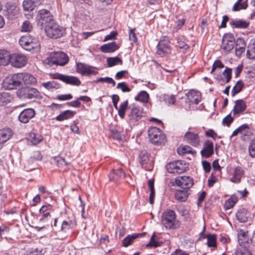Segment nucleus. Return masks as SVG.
<instances>
[{
	"instance_id": "1",
	"label": "nucleus",
	"mask_w": 255,
	"mask_h": 255,
	"mask_svg": "<svg viewBox=\"0 0 255 255\" xmlns=\"http://www.w3.org/2000/svg\"><path fill=\"white\" fill-rule=\"evenodd\" d=\"M19 43L23 49L27 51L33 50L38 51L40 49L39 40L28 34L21 36Z\"/></svg>"
},
{
	"instance_id": "2",
	"label": "nucleus",
	"mask_w": 255,
	"mask_h": 255,
	"mask_svg": "<svg viewBox=\"0 0 255 255\" xmlns=\"http://www.w3.org/2000/svg\"><path fill=\"white\" fill-rule=\"evenodd\" d=\"M19 73L11 74L4 78L2 82V87L7 90H12L21 86Z\"/></svg>"
},
{
	"instance_id": "3",
	"label": "nucleus",
	"mask_w": 255,
	"mask_h": 255,
	"mask_svg": "<svg viewBox=\"0 0 255 255\" xmlns=\"http://www.w3.org/2000/svg\"><path fill=\"white\" fill-rule=\"evenodd\" d=\"M49 63L56 65L64 66L69 61V57L67 55L63 52L56 51L51 53L47 58Z\"/></svg>"
},
{
	"instance_id": "4",
	"label": "nucleus",
	"mask_w": 255,
	"mask_h": 255,
	"mask_svg": "<svg viewBox=\"0 0 255 255\" xmlns=\"http://www.w3.org/2000/svg\"><path fill=\"white\" fill-rule=\"evenodd\" d=\"M150 141L154 144L160 145L165 142V136L162 131L156 127H151L148 130Z\"/></svg>"
},
{
	"instance_id": "5",
	"label": "nucleus",
	"mask_w": 255,
	"mask_h": 255,
	"mask_svg": "<svg viewBox=\"0 0 255 255\" xmlns=\"http://www.w3.org/2000/svg\"><path fill=\"white\" fill-rule=\"evenodd\" d=\"M45 31L47 36L56 39L62 36L64 29L53 21L46 25Z\"/></svg>"
},
{
	"instance_id": "6",
	"label": "nucleus",
	"mask_w": 255,
	"mask_h": 255,
	"mask_svg": "<svg viewBox=\"0 0 255 255\" xmlns=\"http://www.w3.org/2000/svg\"><path fill=\"white\" fill-rule=\"evenodd\" d=\"M176 214L173 210H167L164 211L161 216V222L167 229L175 228Z\"/></svg>"
},
{
	"instance_id": "7",
	"label": "nucleus",
	"mask_w": 255,
	"mask_h": 255,
	"mask_svg": "<svg viewBox=\"0 0 255 255\" xmlns=\"http://www.w3.org/2000/svg\"><path fill=\"white\" fill-rule=\"evenodd\" d=\"M17 96L21 99H32L39 95V91L35 88L29 87H22L16 92Z\"/></svg>"
},
{
	"instance_id": "8",
	"label": "nucleus",
	"mask_w": 255,
	"mask_h": 255,
	"mask_svg": "<svg viewBox=\"0 0 255 255\" xmlns=\"http://www.w3.org/2000/svg\"><path fill=\"white\" fill-rule=\"evenodd\" d=\"M166 169L170 173H182L186 170L187 166L183 160H176L166 165Z\"/></svg>"
},
{
	"instance_id": "9",
	"label": "nucleus",
	"mask_w": 255,
	"mask_h": 255,
	"mask_svg": "<svg viewBox=\"0 0 255 255\" xmlns=\"http://www.w3.org/2000/svg\"><path fill=\"white\" fill-rule=\"evenodd\" d=\"M143 116V110L139 106L133 105L131 108L130 113L128 114V122L130 125L137 124Z\"/></svg>"
},
{
	"instance_id": "10",
	"label": "nucleus",
	"mask_w": 255,
	"mask_h": 255,
	"mask_svg": "<svg viewBox=\"0 0 255 255\" xmlns=\"http://www.w3.org/2000/svg\"><path fill=\"white\" fill-rule=\"evenodd\" d=\"M235 43V39L233 34L226 33L222 38L221 49L225 52H229L234 48Z\"/></svg>"
},
{
	"instance_id": "11",
	"label": "nucleus",
	"mask_w": 255,
	"mask_h": 255,
	"mask_svg": "<svg viewBox=\"0 0 255 255\" xmlns=\"http://www.w3.org/2000/svg\"><path fill=\"white\" fill-rule=\"evenodd\" d=\"M76 71L82 75H95L98 73L95 67L81 62L76 63Z\"/></svg>"
},
{
	"instance_id": "12",
	"label": "nucleus",
	"mask_w": 255,
	"mask_h": 255,
	"mask_svg": "<svg viewBox=\"0 0 255 255\" xmlns=\"http://www.w3.org/2000/svg\"><path fill=\"white\" fill-rule=\"evenodd\" d=\"M175 183L177 186L186 190L193 186V180L190 176H178L175 179Z\"/></svg>"
},
{
	"instance_id": "13",
	"label": "nucleus",
	"mask_w": 255,
	"mask_h": 255,
	"mask_svg": "<svg viewBox=\"0 0 255 255\" xmlns=\"http://www.w3.org/2000/svg\"><path fill=\"white\" fill-rule=\"evenodd\" d=\"M9 63L11 65L16 68H20L24 66L27 63L26 57L19 54H12L10 55V61Z\"/></svg>"
},
{
	"instance_id": "14",
	"label": "nucleus",
	"mask_w": 255,
	"mask_h": 255,
	"mask_svg": "<svg viewBox=\"0 0 255 255\" xmlns=\"http://www.w3.org/2000/svg\"><path fill=\"white\" fill-rule=\"evenodd\" d=\"M38 22L41 25L51 23L52 21V15L48 10L42 9L39 11L37 16Z\"/></svg>"
},
{
	"instance_id": "15",
	"label": "nucleus",
	"mask_w": 255,
	"mask_h": 255,
	"mask_svg": "<svg viewBox=\"0 0 255 255\" xmlns=\"http://www.w3.org/2000/svg\"><path fill=\"white\" fill-rule=\"evenodd\" d=\"M54 78L55 79L60 80L68 84L75 86H79L81 84V81L75 76H68L57 73L55 74Z\"/></svg>"
},
{
	"instance_id": "16",
	"label": "nucleus",
	"mask_w": 255,
	"mask_h": 255,
	"mask_svg": "<svg viewBox=\"0 0 255 255\" xmlns=\"http://www.w3.org/2000/svg\"><path fill=\"white\" fill-rule=\"evenodd\" d=\"M35 112L34 109L28 108L23 110L18 116L19 121L24 124L29 122V121L34 117Z\"/></svg>"
},
{
	"instance_id": "17",
	"label": "nucleus",
	"mask_w": 255,
	"mask_h": 255,
	"mask_svg": "<svg viewBox=\"0 0 255 255\" xmlns=\"http://www.w3.org/2000/svg\"><path fill=\"white\" fill-rule=\"evenodd\" d=\"M125 176L126 174L121 168L117 170L113 169L109 174V180L116 184H118Z\"/></svg>"
},
{
	"instance_id": "18",
	"label": "nucleus",
	"mask_w": 255,
	"mask_h": 255,
	"mask_svg": "<svg viewBox=\"0 0 255 255\" xmlns=\"http://www.w3.org/2000/svg\"><path fill=\"white\" fill-rule=\"evenodd\" d=\"M186 96L187 97L186 102L188 103L189 106L192 104L197 105L201 101V94L198 91L191 90L186 94Z\"/></svg>"
},
{
	"instance_id": "19",
	"label": "nucleus",
	"mask_w": 255,
	"mask_h": 255,
	"mask_svg": "<svg viewBox=\"0 0 255 255\" xmlns=\"http://www.w3.org/2000/svg\"><path fill=\"white\" fill-rule=\"evenodd\" d=\"M138 161L142 167L146 170L149 169L148 165L152 166V162L149 160V154L145 150H141L138 155Z\"/></svg>"
},
{
	"instance_id": "20",
	"label": "nucleus",
	"mask_w": 255,
	"mask_h": 255,
	"mask_svg": "<svg viewBox=\"0 0 255 255\" xmlns=\"http://www.w3.org/2000/svg\"><path fill=\"white\" fill-rule=\"evenodd\" d=\"M184 139L190 145L195 147L199 145L200 142L198 134L191 131H187L185 134Z\"/></svg>"
},
{
	"instance_id": "21",
	"label": "nucleus",
	"mask_w": 255,
	"mask_h": 255,
	"mask_svg": "<svg viewBox=\"0 0 255 255\" xmlns=\"http://www.w3.org/2000/svg\"><path fill=\"white\" fill-rule=\"evenodd\" d=\"M6 13L8 18L13 19L19 14V8L15 3H7L6 4Z\"/></svg>"
},
{
	"instance_id": "22",
	"label": "nucleus",
	"mask_w": 255,
	"mask_h": 255,
	"mask_svg": "<svg viewBox=\"0 0 255 255\" xmlns=\"http://www.w3.org/2000/svg\"><path fill=\"white\" fill-rule=\"evenodd\" d=\"M76 226V221L74 217H68L64 220L61 224V231L66 232L67 231L72 229Z\"/></svg>"
},
{
	"instance_id": "23",
	"label": "nucleus",
	"mask_w": 255,
	"mask_h": 255,
	"mask_svg": "<svg viewBox=\"0 0 255 255\" xmlns=\"http://www.w3.org/2000/svg\"><path fill=\"white\" fill-rule=\"evenodd\" d=\"M157 47V54L161 57L170 52V46L168 40H160Z\"/></svg>"
},
{
	"instance_id": "24",
	"label": "nucleus",
	"mask_w": 255,
	"mask_h": 255,
	"mask_svg": "<svg viewBox=\"0 0 255 255\" xmlns=\"http://www.w3.org/2000/svg\"><path fill=\"white\" fill-rule=\"evenodd\" d=\"M214 153L213 143L210 140H206L204 144V147L201 151L203 157L208 158Z\"/></svg>"
},
{
	"instance_id": "25",
	"label": "nucleus",
	"mask_w": 255,
	"mask_h": 255,
	"mask_svg": "<svg viewBox=\"0 0 255 255\" xmlns=\"http://www.w3.org/2000/svg\"><path fill=\"white\" fill-rule=\"evenodd\" d=\"M247 109V105L243 100H238L235 102V105L233 109V114L234 116L243 113Z\"/></svg>"
},
{
	"instance_id": "26",
	"label": "nucleus",
	"mask_w": 255,
	"mask_h": 255,
	"mask_svg": "<svg viewBox=\"0 0 255 255\" xmlns=\"http://www.w3.org/2000/svg\"><path fill=\"white\" fill-rule=\"evenodd\" d=\"M12 134L13 132L9 128L0 129V148L2 146L4 143L11 138Z\"/></svg>"
},
{
	"instance_id": "27",
	"label": "nucleus",
	"mask_w": 255,
	"mask_h": 255,
	"mask_svg": "<svg viewBox=\"0 0 255 255\" xmlns=\"http://www.w3.org/2000/svg\"><path fill=\"white\" fill-rule=\"evenodd\" d=\"M246 44L243 38H238L236 41L235 53L238 57H240L245 52Z\"/></svg>"
},
{
	"instance_id": "28",
	"label": "nucleus",
	"mask_w": 255,
	"mask_h": 255,
	"mask_svg": "<svg viewBox=\"0 0 255 255\" xmlns=\"http://www.w3.org/2000/svg\"><path fill=\"white\" fill-rule=\"evenodd\" d=\"M119 48L116 42H112L102 45L100 50L104 53H112L116 51Z\"/></svg>"
},
{
	"instance_id": "29",
	"label": "nucleus",
	"mask_w": 255,
	"mask_h": 255,
	"mask_svg": "<svg viewBox=\"0 0 255 255\" xmlns=\"http://www.w3.org/2000/svg\"><path fill=\"white\" fill-rule=\"evenodd\" d=\"M145 234V233H142L140 234H133L132 235H129L127 236L122 242V244L124 247H128L129 245H131L134 240L139 237L143 236Z\"/></svg>"
},
{
	"instance_id": "30",
	"label": "nucleus",
	"mask_w": 255,
	"mask_h": 255,
	"mask_svg": "<svg viewBox=\"0 0 255 255\" xmlns=\"http://www.w3.org/2000/svg\"><path fill=\"white\" fill-rule=\"evenodd\" d=\"M250 215V213L244 208L241 209L236 213L237 219L241 223L246 222Z\"/></svg>"
},
{
	"instance_id": "31",
	"label": "nucleus",
	"mask_w": 255,
	"mask_h": 255,
	"mask_svg": "<svg viewBox=\"0 0 255 255\" xmlns=\"http://www.w3.org/2000/svg\"><path fill=\"white\" fill-rule=\"evenodd\" d=\"M247 56L251 59H255V38L251 39L247 47Z\"/></svg>"
},
{
	"instance_id": "32",
	"label": "nucleus",
	"mask_w": 255,
	"mask_h": 255,
	"mask_svg": "<svg viewBox=\"0 0 255 255\" xmlns=\"http://www.w3.org/2000/svg\"><path fill=\"white\" fill-rule=\"evenodd\" d=\"M10 61V53L5 50H0V65L6 66Z\"/></svg>"
},
{
	"instance_id": "33",
	"label": "nucleus",
	"mask_w": 255,
	"mask_h": 255,
	"mask_svg": "<svg viewBox=\"0 0 255 255\" xmlns=\"http://www.w3.org/2000/svg\"><path fill=\"white\" fill-rule=\"evenodd\" d=\"M230 24L238 28H246L249 26L250 22L243 19H231Z\"/></svg>"
},
{
	"instance_id": "34",
	"label": "nucleus",
	"mask_w": 255,
	"mask_h": 255,
	"mask_svg": "<svg viewBox=\"0 0 255 255\" xmlns=\"http://www.w3.org/2000/svg\"><path fill=\"white\" fill-rule=\"evenodd\" d=\"M21 79V84L23 83L25 85L32 84L35 83V78L28 73H19Z\"/></svg>"
},
{
	"instance_id": "35",
	"label": "nucleus",
	"mask_w": 255,
	"mask_h": 255,
	"mask_svg": "<svg viewBox=\"0 0 255 255\" xmlns=\"http://www.w3.org/2000/svg\"><path fill=\"white\" fill-rule=\"evenodd\" d=\"M244 174V171L242 167L237 166L235 168L233 177L231 179L232 182L238 183L241 181V179Z\"/></svg>"
},
{
	"instance_id": "36",
	"label": "nucleus",
	"mask_w": 255,
	"mask_h": 255,
	"mask_svg": "<svg viewBox=\"0 0 255 255\" xmlns=\"http://www.w3.org/2000/svg\"><path fill=\"white\" fill-rule=\"evenodd\" d=\"M75 112L71 110H66L62 112L60 115L56 117V120L58 121H63L72 118Z\"/></svg>"
},
{
	"instance_id": "37",
	"label": "nucleus",
	"mask_w": 255,
	"mask_h": 255,
	"mask_svg": "<svg viewBox=\"0 0 255 255\" xmlns=\"http://www.w3.org/2000/svg\"><path fill=\"white\" fill-rule=\"evenodd\" d=\"M188 196V191L186 189L177 190L175 194V197L176 200L180 202L186 201Z\"/></svg>"
},
{
	"instance_id": "38",
	"label": "nucleus",
	"mask_w": 255,
	"mask_h": 255,
	"mask_svg": "<svg viewBox=\"0 0 255 255\" xmlns=\"http://www.w3.org/2000/svg\"><path fill=\"white\" fill-rule=\"evenodd\" d=\"M128 101L126 100L123 103H121L120 107H118V109H116L118 111V115L121 118L124 119L125 116L126 112L128 109Z\"/></svg>"
},
{
	"instance_id": "39",
	"label": "nucleus",
	"mask_w": 255,
	"mask_h": 255,
	"mask_svg": "<svg viewBox=\"0 0 255 255\" xmlns=\"http://www.w3.org/2000/svg\"><path fill=\"white\" fill-rule=\"evenodd\" d=\"M10 94L7 92L0 93V106L7 105L11 101Z\"/></svg>"
},
{
	"instance_id": "40",
	"label": "nucleus",
	"mask_w": 255,
	"mask_h": 255,
	"mask_svg": "<svg viewBox=\"0 0 255 255\" xmlns=\"http://www.w3.org/2000/svg\"><path fill=\"white\" fill-rule=\"evenodd\" d=\"M107 65L109 67H111L117 65H122V60L118 57H109L107 59Z\"/></svg>"
},
{
	"instance_id": "41",
	"label": "nucleus",
	"mask_w": 255,
	"mask_h": 255,
	"mask_svg": "<svg viewBox=\"0 0 255 255\" xmlns=\"http://www.w3.org/2000/svg\"><path fill=\"white\" fill-rule=\"evenodd\" d=\"M247 6L248 4L247 1H244V0H238L233 6V10L236 11L241 9H246Z\"/></svg>"
},
{
	"instance_id": "42",
	"label": "nucleus",
	"mask_w": 255,
	"mask_h": 255,
	"mask_svg": "<svg viewBox=\"0 0 255 255\" xmlns=\"http://www.w3.org/2000/svg\"><path fill=\"white\" fill-rule=\"evenodd\" d=\"M244 86V83L242 80H239L236 84V85L233 87L231 94L232 96L234 97L236 94L240 93Z\"/></svg>"
},
{
	"instance_id": "43",
	"label": "nucleus",
	"mask_w": 255,
	"mask_h": 255,
	"mask_svg": "<svg viewBox=\"0 0 255 255\" xmlns=\"http://www.w3.org/2000/svg\"><path fill=\"white\" fill-rule=\"evenodd\" d=\"M29 140L33 144L36 145L42 140V136L38 133L31 132L29 135Z\"/></svg>"
},
{
	"instance_id": "44",
	"label": "nucleus",
	"mask_w": 255,
	"mask_h": 255,
	"mask_svg": "<svg viewBox=\"0 0 255 255\" xmlns=\"http://www.w3.org/2000/svg\"><path fill=\"white\" fill-rule=\"evenodd\" d=\"M148 94L146 92L142 91L139 92L138 95L135 97V100L140 101L143 103H146L148 102Z\"/></svg>"
},
{
	"instance_id": "45",
	"label": "nucleus",
	"mask_w": 255,
	"mask_h": 255,
	"mask_svg": "<svg viewBox=\"0 0 255 255\" xmlns=\"http://www.w3.org/2000/svg\"><path fill=\"white\" fill-rule=\"evenodd\" d=\"M207 239V245L208 247H213L216 248L217 247L216 236L215 234L208 235L206 236Z\"/></svg>"
},
{
	"instance_id": "46",
	"label": "nucleus",
	"mask_w": 255,
	"mask_h": 255,
	"mask_svg": "<svg viewBox=\"0 0 255 255\" xmlns=\"http://www.w3.org/2000/svg\"><path fill=\"white\" fill-rule=\"evenodd\" d=\"M23 9L24 11H32L34 7L37 6L31 0H24L22 3Z\"/></svg>"
},
{
	"instance_id": "47",
	"label": "nucleus",
	"mask_w": 255,
	"mask_h": 255,
	"mask_svg": "<svg viewBox=\"0 0 255 255\" xmlns=\"http://www.w3.org/2000/svg\"><path fill=\"white\" fill-rule=\"evenodd\" d=\"M238 201V197L233 195L227 201H226L225 204V208L226 209H230L232 208L235 205V204Z\"/></svg>"
},
{
	"instance_id": "48",
	"label": "nucleus",
	"mask_w": 255,
	"mask_h": 255,
	"mask_svg": "<svg viewBox=\"0 0 255 255\" xmlns=\"http://www.w3.org/2000/svg\"><path fill=\"white\" fill-rule=\"evenodd\" d=\"M41 86L48 90H53L54 89L58 88V85L54 81L42 83Z\"/></svg>"
},
{
	"instance_id": "49",
	"label": "nucleus",
	"mask_w": 255,
	"mask_h": 255,
	"mask_svg": "<svg viewBox=\"0 0 255 255\" xmlns=\"http://www.w3.org/2000/svg\"><path fill=\"white\" fill-rule=\"evenodd\" d=\"M163 100L168 105H174L175 103V96L165 94L163 96Z\"/></svg>"
},
{
	"instance_id": "50",
	"label": "nucleus",
	"mask_w": 255,
	"mask_h": 255,
	"mask_svg": "<svg viewBox=\"0 0 255 255\" xmlns=\"http://www.w3.org/2000/svg\"><path fill=\"white\" fill-rule=\"evenodd\" d=\"M155 234L154 233L151 236L149 243L146 245V248L148 247H154L156 248L160 246V244L158 242L155 240Z\"/></svg>"
},
{
	"instance_id": "51",
	"label": "nucleus",
	"mask_w": 255,
	"mask_h": 255,
	"mask_svg": "<svg viewBox=\"0 0 255 255\" xmlns=\"http://www.w3.org/2000/svg\"><path fill=\"white\" fill-rule=\"evenodd\" d=\"M96 82H105L108 84H111L113 86H115L116 85V82L112 78L108 77L100 78L97 79Z\"/></svg>"
},
{
	"instance_id": "52",
	"label": "nucleus",
	"mask_w": 255,
	"mask_h": 255,
	"mask_svg": "<svg viewBox=\"0 0 255 255\" xmlns=\"http://www.w3.org/2000/svg\"><path fill=\"white\" fill-rule=\"evenodd\" d=\"M249 153L251 157L255 158V138L252 140L250 143Z\"/></svg>"
},
{
	"instance_id": "53",
	"label": "nucleus",
	"mask_w": 255,
	"mask_h": 255,
	"mask_svg": "<svg viewBox=\"0 0 255 255\" xmlns=\"http://www.w3.org/2000/svg\"><path fill=\"white\" fill-rule=\"evenodd\" d=\"M236 255H252L250 251L243 247H240L238 248L235 252Z\"/></svg>"
},
{
	"instance_id": "54",
	"label": "nucleus",
	"mask_w": 255,
	"mask_h": 255,
	"mask_svg": "<svg viewBox=\"0 0 255 255\" xmlns=\"http://www.w3.org/2000/svg\"><path fill=\"white\" fill-rule=\"evenodd\" d=\"M176 46L179 48L183 53H185L186 50L189 47L188 45L184 41L179 39L177 40Z\"/></svg>"
},
{
	"instance_id": "55",
	"label": "nucleus",
	"mask_w": 255,
	"mask_h": 255,
	"mask_svg": "<svg viewBox=\"0 0 255 255\" xmlns=\"http://www.w3.org/2000/svg\"><path fill=\"white\" fill-rule=\"evenodd\" d=\"M32 29V26L29 21L26 20L23 22L21 26V31L24 32H29Z\"/></svg>"
},
{
	"instance_id": "56",
	"label": "nucleus",
	"mask_w": 255,
	"mask_h": 255,
	"mask_svg": "<svg viewBox=\"0 0 255 255\" xmlns=\"http://www.w3.org/2000/svg\"><path fill=\"white\" fill-rule=\"evenodd\" d=\"M233 120L234 118L232 117L231 114H230L223 119L222 124L223 126L229 127L233 122Z\"/></svg>"
},
{
	"instance_id": "57",
	"label": "nucleus",
	"mask_w": 255,
	"mask_h": 255,
	"mask_svg": "<svg viewBox=\"0 0 255 255\" xmlns=\"http://www.w3.org/2000/svg\"><path fill=\"white\" fill-rule=\"evenodd\" d=\"M232 71L231 68L227 67L224 71L223 74L226 77V82L228 83L231 80L232 78Z\"/></svg>"
},
{
	"instance_id": "58",
	"label": "nucleus",
	"mask_w": 255,
	"mask_h": 255,
	"mask_svg": "<svg viewBox=\"0 0 255 255\" xmlns=\"http://www.w3.org/2000/svg\"><path fill=\"white\" fill-rule=\"evenodd\" d=\"M117 88L121 89L123 92H129L130 89L127 86L125 82H121L118 84Z\"/></svg>"
},
{
	"instance_id": "59",
	"label": "nucleus",
	"mask_w": 255,
	"mask_h": 255,
	"mask_svg": "<svg viewBox=\"0 0 255 255\" xmlns=\"http://www.w3.org/2000/svg\"><path fill=\"white\" fill-rule=\"evenodd\" d=\"M224 67V64L222 63V62L219 60H216L212 66V68L211 71V73H212L217 68H223Z\"/></svg>"
},
{
	"instance_id": "60",
	"label": "nucleus",
	"mask_w": 255,
	"mask_h": 255,
	"mask_svg": "<svg viewBox=\"0 0 255 255\" xmlns=\"http://www.w3.org/2000/svg\"><path fill=\"white\" fill-rule=\"evenodd\" d=\"M208 23L206 19H203L201 21L200 26L201 28V31L202 33L206 34L208 31Z\"/></svg>"
},
{
	"instance_id": "61",
	"label": "nucleus",
	"mask_w": 255,
	"mask_h": 255,
	"mask_svg": "<svg viewBox=\"0 0 255 255\" xmlns=\"http://www.w3.org/2000/svg\"><path fill=\"white\" fill-rule=\"evenodd\" d=\"M52 210L51 205L48 204L45 205H43L41 208L39 209V213L40 214H44L46 213H50V212Z\"/></svg>"
},
{
	"instance_id": "62",
	"label": "nucleus",
	"mask_w": 255,
	"mask_h": 255,
	"mask_svg": "<svg viewBox=\"0 0 255 255\" xmlns=\"http://www.w3.org/2000/svg\"><path fill=\"white\" fill-rule=\"evenodd\" d=\"M118 35V33L116 31H112L109 34L106 35L104 39V41H107L110 40L116 39L117 38V36Z\"/></svg>"
},
{
	"instance_id": "63",
	"label": "nucleus",
	"mask_w": 255,
	"mask_h": 255,
	"mask_svg": "<svg viewBox=\"0 0 255 255\" xmlns=\"http://www.w3.org/2000/svg\"><path fill=\"white\" fill-rule=\"evenodd\" d=\"M42 216L39 219L40 222H46L51 219V215L49 213L41 214Z\"/></svg>"
},
{
	"instance_id": "64",
	"label": "nucleus",
	"mask_w": 255,
	"mask_h": 255,
	"mask_svg": "<svg viewBox=\"0 0 255 255\" xmlns=\"http://www.w3.org/2000/svg\"><path fill=\"white\" fill-rule=\"evenodd\" d=\"M57 98L60 101L69 100H71L72 98V96L70 94L65 95H58Z\"/></svg>"
}]
</instances>
